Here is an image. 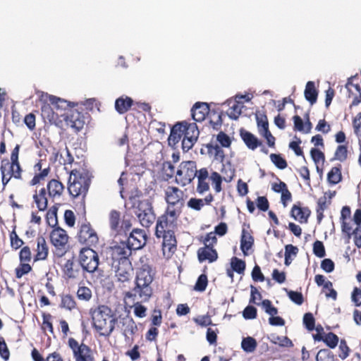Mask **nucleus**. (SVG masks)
<instances>
[{"instance_id": "obj_1", "label": "nucleus", "mask_w": 361, "mask_h": 361, "mask_svg": "<svg viewBox=\"0 0 361 361\" xmlns=\"http://www.w3.org/2000/svg\"><path fill=\"white\" fill-rule=\"evenodd\" d=\"M153 279L151 268L147 265H143L137 271L135 287L125 293V298L140 300L141 302L148 301L153 293L152 288Z\"/></svg>"}, {"instance_id": "obj_2", "label": "nucleus", "mask_w": 361, "mask_h": 361, "mask_svg": "<svg viewBox=\"0 0 361 361\" xmlns=\"http://www.w3.org/2000/svg\"><path fill=\"white\" fill-rule=\"evenodd\" d=\"M94 329L100 336L109 337L115 328L116 319L110 307L99 305L90 310Z\"/></svg>"}, {"instance_id": "obj_3", "label": "nucleus", "mask_w": 361, "mask_h": 361, "mask_svg": "<svg viewBox=\"0 0 361 361\" xmlns=\"http://www.w3.org/2000/svg\"><path fill=\"white\" fill-rule=\"evenodd\" d=\"M91 183V175L86 171L72 170L68 183V190L73 197H85Z\"/></svg>"}, {"instance_id": "obj_4", "label": "nucleus", "mask_w": 361, "mask_h": 361, "mask_svg": "<svg viewBox=\"0 0 361 361\" xmlns=\"http://www.w3.org/2000/svg\"><path fill=\"white\" fill-rule=\"evenodd\" d=\"M177 224L167 220L166 217H159L155 235L157 238H162L163 249H167L169 252H173L176 248V239L175 231Z\"/></svg>"}, {"instance_id": "obj_5", "label": "nucleus", "mask_w": 361, "mask_h": 361, "mask_svg": "<svg viewBox=\"0 0 361 361\" xmlns=\"http://www.w3.org/2000/svg\"><path fill=\"white\" fill-rule=\"evenodd\" d=\"M197 173L196 163L193 161H183L176 171V182L185 186L190 184Z\"/></svg>"}, {"instance_id": "obj_6", "label": "nucleus", "mask_w": 361, "mask_h": 361, "mask_svg": "<svg viewBox=\"0 0 361 361\" xmlns=\"http://www.w3.org/2000/svg\"><path fill=\"white\" fill-rule=\"evenodd\" d=\"M79 263L83 271L94 273L99 266L98 254L90 247H83L79 254Z\"/></svg>"}, {"instance_id": "obj_7", "label": "nucleus", "mask_w": 361, "mask_h": 361, "mask_svg": "<svg viewBox=\"0 0 361 361\" xmlns=\"http://www.w3.org/2000/svg\"><path fill=\"white\" fill-rule=\"evenodd\" d=\"M135 214L140 224L146 228L149 227L156 219L152 203L147 200L139 202Z\"/></svg>"}, {"instance_id": "obj_8", "label": "nucleus", "mask_w": 361, "mask_h": 361, "mask_svg": "<svg viewBox=\"0 0 361 361\" xmlns=\"http://www.w3.org/2000/svg\"><path fill=\"white\" fill-rule=\"evenodd\" d=\"M69 347L72 349L75 361H93L91 349L87 345L78 342L73 338L68 340Z\"/></svg>"}, {"instance_id": "obj_9", "label": "nucleus", "mask_w": 361, "mask_h": 361, "mask_svg": "<svg viewBox=\"0 0 361 361\" xmlns=\"http://www.w3.org/2000/svg\"><path fill=\"white\" fill-rule=\"evenodd\" d=\"M114 269L115 276L119 282L125 283L128 281L133 275V269L130 260H124L117 264H111Z\"/></svg>"}, {"instance_id": "obj_10", "label": "nucleus", "mask_w": 361, "mask_h": 361, "mask_svg": "<svg viewBox=\"0 0 361 361\" xmlns=\"http://www.w3.org/2000/svg\"><path fill=\"white\" fill-rule=\"evenodd\" d=\"M98 240L97 233L92 228L90 224H84L81 226L78 233V240L80 243L92 246L96 245L98 243Z\"/></svg>"}, {"instance_id": "obj_11", "label": "nucleus", "mask_w": 361, "mask_h": 361, "mask_svg": "<svg viewBox=\"0 0 361 361\" xmlns=\"http://www.w3.org/2000/svg\"><path fill=\"white\" fill-rule=\"evenodd\" d=\"M50 239L52 245L63 253L68 240L66 231L60 227H56L51 231Z\"/></svg>"}, {"instance_id": "obj_12", "label": "nucleus", "mask_w": 361, "mask_h": 361, "mask_svg": "<svg viewBox=\"0 0 361 361\" xmlns=\"http://www.w3.org/2000/svg\"><path fill=\"white\" fill-rule=\"evenodd\" d=\"M165 200L168 205L183 207V192L178 188L169 186L165 190Z\"/></svg>"}, {"instance_id": "obj_13", "label": "nucleus", "mask_w": 361, "mask_h": 361, "mask_svg": "<svg viewBox=\"0 0 361 361\" xmlns=\"http://www.w3.org/2000/svg\"><path fill=\"white\" fill-rule=\"evenodd\" d=\"M19 151L20 145H16L11 154V162L8 161L6 164L8 173H11V176L16 179L21 178V173L23 171L18 161Z\"/></svg>"}, {"instance_id": "obj_14", "label": "nucleus", "mask_w": 361, "mask_h": 361, "mask_svg": "<svg viewBox=\"0 0 361 361\" xmlns=\"http://www.w3.org/2000/svg\"><path fill=\"white\" fill-rule=\"evenodd\" d=\"M147 242V235L145 231L139 228L133 230L128 238V245L133 250L142 248Z\"/></svg>"}, {"instance_id": "obj_15", "label": "nucleus", "mask_w": 361, "mask_h": 361, "mask_svg": "<svg viewBox=\"0 0 361 361\" xmlns=\"http://www.w3.org/2000/svg\"><path fill=\"white\" fill-rule=\"evenodd\" d=\"M66 124L75 133L79 132L84 126L85 121L82 115L78 111H71L64 118Z\"/></svg>"}, {"instance_id": "obj_16", "label": "nucleus", "mask_w": 361, "mask_h": 361, "mask_svg": "<svg viewBox=\"0 0 361 361\" xmlns=\"http://www.w3.org/2000/svg\"><path fill=\"white\" fill-rule=\"evenodd\" d=\"M133 249L128 245H119L116 246L112 249L111 264H117L121 261L129 260L128 257L131 255V250Z\"/></svg>"}, {"instance_id": "obj_17", "label": "nucleus", "mask_w": 361, "mask_h": 361, "mask_svg": "<svg viewBox=\"0 0 361 361\" xmlns=\"http://www.w3.org/2000/svg\"><path fill=\"white\" fill-rule=\"evenodd\" d=\"M209 112V108L205 102H197L191 109L192 118L197 122L203 121Z\"/></svg>"}, {"instance_id": "obj_18", "label": "nucleus", "mask_w": 361, "mask_h": 361, "mask_svg": "<svg viewBox=\"0 0 361 361\" xmlns=\"http://www.w3.org/2000/svg\"><path fill=\"white\" fill-rule=\"evenodd\" d=\"M197 257L200 262L207 260L209 262H214L218 258V254L212 246L205 245L197 250Z\"/></svg>"}, {"instance_id": "obj_19", "label": "nucleus", "mask_w": 361, "mask_h": 361, "mask_svg": "<svg viewBox=\"0 0 361 361\" xmlns=\"http://www.w3.org/2000/svg\"><path fill=\"white\" fill-rule=\"evenodd\" d=\"M224 104L229 107L226 111L228 116L232 120H237L241 114L243 104L237 99H228Z\"/></svg>"}, {"instance_id": "obj_20", "label": "nucleus", "mask_w": 361, "mask_h": 361, "mask_svg": "<svg viewBox=\"0 0 361 361\" xmlns=\"http://www.w3.org/2000/svg\"><path fill=\"white\" fill-rule=\"evenodd\" d=\"M49 102L51 104L54 106L56 111L59 112L60 114H63L61 116L66 117V116L68 114V111H71V110L69 109L70 104L64 99H61L55 96L49 95Z\"/></svg>"}, {"instance_id": "obj_21", "label": "nucleus", "mask_w": 361, "mask_h": 361, "mask_svg": "<svg viewBox=\"0 0 361 361\" xmlns=\"http://www.w3.org/2000/svg\"><path fill=\"white\" fill-rule=\"evenodd\" d=\"M179 124L183 127L181 128V132L184 137L192 139L195 141L197 140L200 131L195 123H188L187 122H182L179 123Z\"/></svg>"}, {"instance_id": "obj_22", "label": "nucleus", "mask_w": 361, "mask_h": 361, "mask_svg": "<svg viewBox=\"0 0 361 361\" xmlns=\"http://www.w3.org/2000/svg\"><path fill=\"white\" fill-rule=\"evenodd\" d=\"M240 135L243 142L250 149L255 150L262 145V142L255 135L248 131L241 130Z\"/></svg>"}, {"instance_id": "obj_23", "label": "nucleus", "mask_w": 361, "mask_h": 361, "mask_svg": "<svg viewBox=\"0 0 361 361\" xmlns=\"http://www.w3.org/2000/svg\"><path fill=\"white\" fill-rule=\"evenodd\" d=\"M123 334L126 337L133 336L137 331V325L133 318L126 316L121 320Z\"/></svg>"}, {"instance_id": "obj_24", "label": "nucleus", "mask_w": 361, "mask_h": 361, "mask_svg": "<svg viewBox=\"0 0 361 361\" xmlns=\"http://www.w3.org/2000/svg\"><path fill=\"white\" fill-rule=\"evenodd\" d=\"M35 260H44L48 255V247L45 239L40 236L37 238V249Z\"/></svg>"}, {"instance_id": "obj_25", "label": "nucleus", "mask_w": 361, "mask_h": 361, "mask_svg": "<svg viewBox=\"0 0 361 361\" xmlns=\"http://www.w3.org/2000/svg\"><path fill=\"white\" fill-rule=\"evenodd\" d=\"M310 210L307 208L293 205L291 209V216L300 223H306L310 216Z\"/></svg>"}, {"instance_id": "obj_26", "label": "nucleus", "mask_w": 361, "mask_h": 361, "mask_svg": "<svg viewBox=\"0 0 361 361\" xmlns=\"http://www.w3.org/2000/svg\"><path fill=\"white\" fill-rule=\"evenodd\" d=\"M47 190L50 197H60L64 190V186L60 181L52 179L47 184Z\"/></svg>"}, {"instance_id": "obj_27", "label": "nucleus", "mask_w": 361, "mask_h": 361, "mask_svg": "<svg viewBox=\"0 0 361 361\" xmlns=\"http://www.w3.org/2000/svg\"><path fill=\"white\" fill-rule=\"evenodd\" d=\"M253 243V237L247 231L243 228L240 240V249L245 255H247V251L252 247Z\"/></svg>"}, {"instance_id": "obj_28", "label": "nucleus", "mask_w": 361, "mask_h": 361, "mask_svg": "<svg viewBox=\"0 0 361 361\" xmlns=\"http://www.w3.org/2000/svg\"><path fill=\"white\" fill-rule=\"evenodd\" d=\"M133 104V99L128 97L118 98L115 102V109L121 114L127 112Z\"/></svg>"}, {"instance_id": "obj_29", "label": "nucleus", "mask_w": 361, "mask_h": 361, "mask_svg": "<svg viewBox=\"0 0 361 361\" xmlns=\"http://www.w3.org/2000/svg\"><path fill=\"white\" fill-rule=\"evenodd\" d=\"M183 207L168 205L165 213L161 217H166L167 220L177 224L178 218L181 214Z\"/></svg>"}, {"instance_id": "obj_30", "label": "nucleus", "mask_w": 361, "mask_h": 361, "mask_svg": "<svg viewBox=\"0 0 361 361\" xmlns=\"http://www.w3.org/2000/svg\"><path fill=\"white\" fill-rule=\"evenodd\" d=\"M42 115L49 121L54 122L59 118V116H62L63 114H60L59 112L56 111L52 105L45 104L42 106Z\"/></svg>"}, {"instance_id": "obj_31", "label": "nucleus", "mask_w": 361, "mask_h": 361, "mask_svg": "<svg viewBox=\"0 0 361 361\" xmlns=\"http://www.w3.org/2000/svg\"><path fill=\"white\" fill-rule=\"evenodd\" d=\"M305 97L311 104H314L316 103L317 99L318 92L315 88L314 82L309 81L306 84L305 90Z\"/></svg>"}, {"instance_id": "obj_32", "label": "nucleus", "mask_w": 361, "mask_h": 361, "mask_svg": "<svg viewBox=\"0 0 361 361\" xmlns=\"http://www.w3.org/2000/svg\"><path fill=\"white\" fill-rule=\"evenodd\" d=\"M181 128L183 127L178 123L171 128L170 135L168 138V142L170 146L174 147L183 136L181 132Z\"/></svg>"}, {"instance_id": "obj_33", "label": "nucleus", "mask_w": 361, "mask_h": 361, "mask_svg": "<svg viewBox=\"0 0 361 361\" xmlns=\"http://www.w3.org/2000/svg\"><path fill=\"white\" fill-rule=\"evenodd\" d=\"M207 152L209 156L214 157V159L221 163H223L225 158L224 150L217 145H207Z\"/></svg>"}, {"instance_id": "obj_34", "label": "nucleus", "mask_w": 361, "mask_h": 361, "mask_svg": "<svg viewBox=\"0 0 361 361\" xmlns=\"http://www.w3.org/2000/svg\"><path fill=\"white\" fill-rule=\"evenodd\" d=\"M121 214L116 210H112L109 213V226L115 233H120Z\"/></svg>"}, {"instance_id": "obj_35", "label": "nucleus", "mask_w": 361, "mask_h": 361, "mask_svg": "<svg viewBox=\"0 0 361 361\" xmlns=\"http://www.w3.org/2000/svg\"><path fill=\"white\" fill-rule=\"evenodd\" d=\"M33 199L36 203L37 207L40 211H44L47 207V199L46 197V190L42 188L38 194L33 195Z\"/></svg>"}, {"instance_id": "obj_36", "label": "nucleus", "mask_w": 361, "mask_h": 361, "mask_svg": "<svg viewBox=\"0 0 361 361\" xmlns=\"http://www.w3.org/2000/svg\"><path fill=\"white\" fill-rule=\"evenodd\" d=\"M327 192H325L324 195L319 197L317 201V219L318 222H321L324 217V212L326 208L328 207V204H330V202L327 203V198H326Z\"/></svg>"}, {"instance_id": "obj_37", "label": "nucleus", "mask_w": 361, "mask_h": 361, "mask_svg": "<svg viewBox=\"0 0 361 361\" xmlns=\"http://www.w3.org/2000/svg\"><path fill=\"white\" fill-rule=\"evenodd\" d=\"M341 166L333 167L327 174V180L330 184L336 185L341 180Z\"/></svg>"}, {"instance_id": "obj_38", "label": "nucleus", "mask_w": 361, "mask_h": 361, "mask_svg": "<svg viewBox=\"0 0 361 361\" xmlns=\"http://www.w3.org/2000/svg\"><path fill=\"white\" fill-rule=\"evenodd\" d=\"M269 338L272 343L278 344L281 347L290 348L293 346L292 341L287 336H279L273 334Z\"/></svg>"}, {"instance_id": "obj_39", "label": "nucleus", "mask_w": 361, "mask_h": 361, "mask_svg": "<svg viewBox=\"0 0 361 361\" xmlns=\"http://www.w3.org/2000/svg\"><path fill=\"white\" fill-rule=\"evenodd\" d=\"M63 270L64 274L71 279L76 278L78 275L79 270L74 269V262L73 259H68L63 265Z\"/></svg>"}, {"instance_id": "obj_40", "label": "nucleus", "mask_w": 361, "mask_h": 361, "mask_svg": "<svg viewBox=\"0 0 361 361\" xmlns=\"http://www.w3.org/2000/svg\"><path fill=\"white\" fill-rule=\"evenodd\" d=\"M257 343L256 340L250 336L244 338L241 342V347L246 353H252L255 350Z\"/></svg>"}, {"instance_id": "obj_41", "label": "nucleus", "mask_w": 361, "mask_h": 361, "mask_svg": "<svg viewBox=\"0 0 361 361\" xmlns=\"http://www.w3.org/2000/svg\"><path fill=\"white\" fill-rule=\"evenodd\" d=\"M231 265L233 271L240 274L244 273L245 269V262L243 260L240 259L236 257H233L231 259Z\"/></svg>"}, {"instance_id": "obj_42", "label": "nucleus", "mask_w": 361, "mask_h": 361, "mask_svg": "<svg viewBox=\"0 0 361 361\" xmlns=\"http://www.w3.org/2000/svg\"><path fill=\"white\" fill-rule=\"evenodd\" d=\"M316 361H334V355L329 350L322 349L317 353Z\"/></svg>"}, {"instance_id": "obj_43", "label": "nucleus", "mask_w": 361, "mask_h": 361, "mask_svg": "<svg viewBox=\"0 0 361 361\" xmlns=\"http://www.w3.org/2000/svg\"><path fill=\"white\" fill-rule=\"evenodd\" d=\"M76 303L72 296L70 295H63L61 298V306L68 310H71L75 307Z\"/></svg>"}, {"instance_id": "obj_44", "label": "nucleus", "mask_w": 361, "mask_h": 361, "mask_svg": "<svg viewBox=\"0 0 361 361\" xmlns=\"http://www.w3.org/2000/svg\"><path fill=\"white\" fill-rule=\"evenodd\" d=\"M323 341L331 348H334L338 343V337L334 333H328L323 338Z\"/></svg>"}, {"instance_id": "obj_45", "label": "nucleus", "mask_w": 361, "mask_h": 361, "mask_svg": "<svg viewBox=\"0 0 361 361\" xmlns=\"http://www.w3.org/2000/svg\"><path fill=\"white\" fill-rule=\"evenodd\" d=\"M77 296L80 300L88 301L92 298V291L89 288L82 286L78 289Z\"/></svg>"}, {"instance_id": "obj_46", "label": "nucleus", "mask_w": 361, "mask_h": 361, "mask_svg": "<svg viewBox=\"0 0 361 361\" xmlns=\"http://www.w3.org/2000/svg\"><path fill=\"white\" fill-rule=\"evenodd\" d=\"M288 296L291 301L294 303L300 305L303 303L304 299L303 295L300 292L293 291V290H288L286 289Z\"/></svg>"}, {"instance_id": "obj_47", "label": "nucleus", "mask_w": 361, "mask_h": 361, "mask_svg": "<svg viewBox=\"0 0 361 361\" xmlns=\"http://www.w3.org/2000/svg\"><path fill=\"white\" fill-rule=\"evenodd\" d=\"M207 283V276L205 274H201L197 280L194 289L197 291L202 292L205 290Z\"/></svg>"}, {"instance_id": "obj_48", "label": "nucleus", "mask_w": 361, "mask_h": 361, "mask_svg": "<svg viewBox=\"0 0 361 361\" xmlns=\"http://www.w3.org/2000/svg\"><path fill=\"white\" fill-rule=\"evenodd\" d=\"M270 159L274 165L280 169H284L287 166L286 161L279 154H271Z\"/></svg>"}, {"instance_id": "obj_49", "label": "nucleus", "mask_w": 361, "mask_h": 361, "mask_svg": "<svg viewBox=\"0 0 361 361\" xmlns=\"http://www.w3.org/2000/svg\"><path fill=\"white\" fill-rule=\"evenodd\" d=\"M210 180H212V184L214 185V190L216 192H221L222 183L221 176L217 172L214 171L210 176Z\"/></svg>"}, {"instance_id": "obj_50", "label": "nucleus", "mask_w": 361, "mask_h": 361, "mask_svg": "<svg viewBox=\"0 0 361 361\" xmlns=\"http://www.w3.org/2000/svg\"><path fill=\"white\" fill-rule=\"evenodd\" d=\"M348 155V149L347 147L344 145L338 146L335 154L334 159L338 160L340 161H343L347 159Z\"/></svg>"}, {"instance_id": "obj_51", "label": "nucleus", "mask_w": 361, "mask_h": 361, "mask_svg": "<svg viewBox=\"0 0 361 361\" xmlns=\"http://www.w3.org/2000/svg\"><path fill=\"white\" fill-rule=\"evenodd\" d=\"M262 306L266 313L270 315V317L276 316L278 314V310L271 305V302L269 300H264L262 302Z\"/></svg>"}, {"instance_id": "obj_52", "label": "nucleus", "mask_w": 361, "mask_h": 361, "mask_svg": "<svg viewBox=\"0 0 361 361\" xmlns=\"http://www.w3.org/2000/svg\"><path fill=\"white\" fill-rule=\"evenodd\" d=\"M315 320L313 314L310 312L305 313L303 316V324L308 331L314 329Z\"/></svg>"}, {"instance_id": "obj_53", "label": "nucleus", "mask_w": 361, "mask_h": 361, "mask_svg": "<svg viewBox=\"0 0 361 361\" xmlns=\"http://www.w3.org/2000/svg\"><path fill=\"white\" fill-rule=\"evenodd\" d=\"M313 252L318 257H324L326 255L322 242L317 240L313 244Z\"/></svg>"}, {"instance_id": "obj_54", "label": "nucleus", "mask_w": 361, "mask_h": 361, "mask_svg": "<svg viewBox=\"0 0 361 361\" xmlns=\"http://www.w3.org/2000/svg\"><path fill=\"white\" fill-rule=\"evenodd\" d=\"M49 168H45L42 169V171L39 173H36L35 176L32 178V179L30 181V184L32 185H37L39 183L41 180H44L49 174Z\"/></svg>"}, {"instance_id": "obj_55", "label": "nucleus", "mask_w": 361, "mask_h": 361, "mask_svg": "<svg viewBox=\"0 0 361 361\" xmlns=\"http://www.w3.org/2000/svg\"><path fill=\"white\" fill-rule=\"evenodd\" d=\"M257 127L259 133L261 135L264 134L267 131H269V123L266 116L262 118H257Z\"/></svg>"}, {"instance_id": "obj_56", "label": "nucleus", "mask_w": 361, "mask_h": 361, "mask_svg": "<svg viewBox=\"0 0 361 361\" xmlns=\"http://www.w3.org/2000/svg\"><path fill=\"white\" fill-rule=\"evenodd\" d=\"M0 356L6 361L10 357L9 350L3 337H0Z\"/></svg>"}, {"instance_id": "obj_57", "label": "nucleus", "mask_w": 361, "mask_h": 361, "mask_svg": "<svg viewBox=\"0 0 361 361\" xmlns=\"http://www.w3.org/2000/svg\"><path fill=\"white\" fill-rule=\"evenodd\" d=\"M310 154L316 164H319L320 161H324V154L320 150L316 148H312L310 151Z\"/></svg>"}, {"instance_id": "obj_58", "label": "nucleus", "mask_w": 361, "mask_h": 361, "mask_svg": "<svg viewBox=\"0 0 361 361\" xmlns=\"http://www.w3.org/2000/svg\"><path fill=\"white\" fill-rule=\"evenodd\" d=\"M339 350L341 353L338 354L341 360L346 359L349 355L350 349L345 340H341L339 345Z\"/></svg>"}, {"instance_id": "obj_59", "label": "nucleus", "mask_w": 361, "mask_h": 361, "mask_svg": "<svg viewBox=\"0 0 361 361\" xmlns=\"http://www.w3.org/2000/svg\"><path fill=\"white\" fill-rule=\"evenodd\" d=\"M256 204L257 208L263 212L267 211L269 207L267 198L264 196L258 197L257 198Z\"/></svg>"}, {"instance_id": "obj_60", "label": "nucleus", "mask_w": 361, "mask_h": 361, "mask_svg": "<svg viewBox=\"0 0 361 361\" xmlns=\"http://www.w3.org/2000/svg\"><path fill=\"white\" fill-rule=\"evenodd\" d=\"M243 317L246 319H252L257 317V309L253 306H247L243 312Z\"/></svg>"}, {"instance_id": "obj_61", "label": "nucleus", "mask_w": 361, "mask_h": 361, "mask_svg": "<svg viewBox=\"0 0 361 361\" xmlns=\"http://www.w3.org/2000/svg\"><path fill=\"white\" fill-rule=\"evenodd\" d=\"M216 140L224 147H228L231 143L230 137L223 132H220L217 135Z\"/></svg>"}, {"instance_id": "obj_62", "label": "nucleus", "mask_w": 361, "mask_h": 361, "mask_svg": "<svg viewBox=\"0 0 361 361\" xmlns=\"http://www.w3.org/2000/svg\"><path fill=\"white\" fill-rule=\"evenodd\" d=\"M188 206L195 210L199 211L204 206V200L202 199L191 198L188 202Z\"/></svg>"}, {"instance_id": "obj_63", "label": "nucleus", "mask_w": 361, "mask_h": 361, "mask_svg": "<svg viewBox=\"0 0 361 361\" xmlns=\"http://www.w3.org/2000/svg\"><path fill=\"white\" fill-rule=\"evenodd\" d=\"M351 300L355 303L356 307L361 305V289L355 287L351 295Z\"/></svg>"}, {"instance_id": "obj_64", "label": "nucleus", "mask_w": 361, "mask_h": 361, "mask_svg": "<svg viewBox=\"0 0 361 361\" xmlns=\"http://www.w3.org/2000/svg\"><path fill=\"white\" fill-rule=\"evenodd\" d=\"M350 235H353L354 243L358 248L361 247V226H357Z\"/></svg>"}]
</instances>
